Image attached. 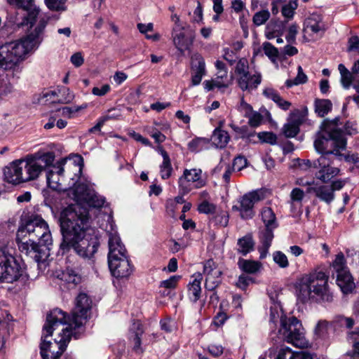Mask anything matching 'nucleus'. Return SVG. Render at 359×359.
I'll return each mask as SVG.
<instances>
[{"instance_id":"nucleus-31","label":"nucleus","mask_w":359,"mask_h":359,"mask_svg":"<svg viewBox=\"0 0 359 359\" xmlns=\"http://www.w3.org/2000/svg\"><path fill=\"white\" fill-rule=\"evenodd\" d=\"M315 112L320 117H324L332 109V103L328 99H316L314 101Z\"/></svg>"},{"instance_id":"nucleus-11","label":"nucleus","mask_w":359,"mask_h":359,"mask_svg":"<svg viewBox=\"0 0 359 359\" xmlns=\"http://www.w3.org/2000/svg\"><path fill=\"white\" fill-rule=\"evenodd\" d=\"M266 198V191L262 189L249 191L241 196L237 204L232 206L233 211L239 212L240 217L245 220L251 219L255 215V205Z\"/></svg>"},{"instance_id":"nucleus-18","label":"nucleus","mask_w":359,"mask_h":359,"mask_svg":"<svg viewBox=\"0 0 359 359\" xmlns=\"http://www.w3.org/2000/svg\"><path fill=\"white\" fill-rule=\"evenodd\" d=\"M304 32L305 34L312 36L314 34H323L325 31L322 16L317 13H312L304 21Z\"/></svg>"},{"instance_id":"nucleus-53","label":"nucleus","mask_w":359,"mask_h":359,"mask_svg":"<svg viewBox=\"0 0 359 359\" xmlns=\"http://www.w3.org/2000/svg\"><path fill=\"white\" fill-rule=\"evenodd\" d=\"M273 261L281 268H286L289 265L287 256L280 251L275 252L273 255Z\"/></svg>"},{"instance_id":"nucleus-52","label":"nucleus","mask_w":359,"mask_h":359,"mask_svg":"<svg viewBox=\"0 0 359 359\" xmlns=\"http://www.w3.org/2000/svg\"><path fill=\"white\" fill-rule=\"evenodd\" d=\"M275 228L265 227V229L261 233L260 240L262 244L271 245L272 240L273 238V230Z\"/></svg>"},{"instance_id":"nucleus-51","label":"nucleus","mask_w":359,"mask_h":359,"mask_svg":"<svg viewBox=\"0 0 359 359\" xmlns=\"http://www.w3.org/2000/svg\"><path fill=\"white\" fill-rule=\"evenodd\" d=\"M264 34L266 39H273L282 34L281 32L277 29V25L274 23H269L264 31Z\"/></svg>"},{"instance_id":"nucleus-41","label":"nucleus","mask_w":359,"mask_h":359,"mask_svg":"<svg viewBox=\"0 0 359 359\" xmlns=\"http://www.w3.org/2000/svg\"><path fill=\"white\" fill-rule=\"evenodd\" d=\"M87 107V104L81 106H73V107H65L59 109V111L62 116L67 118H72L75 117L76 114L80 110Z\"/></svg>"},{"instance_id":"nucleus-23","label":"nucleus","mask_w":359,"mask_h":359,"mask_svg":"<svg viewBox=\"0 0 359 359\" xmlns=\"http://www.w3.org/2000/svg\"><path fill=\"white\" fill-rule=\"evenodd\" d=\"M307 192H314L317 198L326 203H330L334 199V193L329 186L311 187L308 188Z\"/></svg>"},{"instance_id":"nucleus-37","label":"nucleus","mask_w":359,"mask_h":359,"mask_svg":"<svg viewBox=\"0 0 359 359\" xmlns=\"http://www.w3.org/2000/svg\"><path fill=\"white\" fill-rule=\"evenodd\" d=\"M283 315V313L281 309H279L277 306H274L271 308L270 315H269V323L271 325V328H276L277 326V323H279L280 325H281V318H287Z\"/></svg>"},{"instance_id":"nucleus-14","label":"nucleus","mask_w":359,"mask_h":359,"mask_svg":"<svg viewBox=\"0 0 359 359\" xmlns=\"http://www.w3.org/2000/svg\"><path fill=\"white\" fill-rule=\"evenodd\" d=\"M332 163L330 157L326 156H320L316 160L315 168L318 169L315 173L316 178L323 183H327L333 177L337 176L340 170L338 168L330 166Z\"/></svg>"},{"instance_id":"nucleus-35","label":"nucleus","mask_w":359,"mask_h":359,"mask_svg":"<svg viewBox=\"0 0 359 359\" xmlns=\"http://www.w3.org/2000/svg\"><path fill=\"white\" fill-rule=\"evenodd\" d=\"M262 220L265 227L276 228V217L273 210L269 207H264L261 211Z\"/></svg>"},{"instance_id":"nucleus-58","label":"nucleus","mask_w":359,"mask_h":359,"mask_svg":"<svg viewBox=\"0 0 359 359\" xmlns=\"http://www.w3.org/2000/svg\"><path fill=\"white\" fill-rule=\"evenodd\" d=\"M298 26L297 24L291 25L288 29L287 34L285 36L286 41L288 43H294L296 41V36L298 33Z\"/></svg>"},{"instance_id":"nucleus-43","label":"nucleus","mask_w":359,"mask_h":359,"mask_svg":"<svg viewBox=\"0 0 359 359\" xmlns=\"http://www.w3.org/2000/svg\"><path fill=\"white\" fill-rule=\"evenodd\" d=\"M347 339L353 344V355L359 356V326L355 331L348 332Z\"/></svg>"},{"instance_id":"nucleus-55","label":"nucleus","mask_w":359,"mask_h":359,"mask_svg":"<svg viewBox=\"0 0 359 359\" xmlns=\"http://www.w3.org/2000/svg\"><path fill=\"white\" fill-rule=\"evenodd\" d=\"M205 143L206 140L204 138H195L188 143V148L191 151L197 152L202 149Z\"/></svg>"},{"instance_id":"nucleus-26","label":"nucleus","mask_w":359,"mask_h":359,"mask_svg":"<svg viewBox=\"0 0 359 359\" xmlns=\"http://www.w3.org/2000/svg\"><path fill=\"white\" fill-rule=\"evenodd\" d=\"M201 175L202 170L196 168L185 169L183 172V175L187 176L186 179L194 185L195 189L203 187L206 184L201 178Z\"/></svg>"},{"instance_id":"nucleus-59","label":"nucleus","mask_w":359,"mask_h":359,"mask_svg":"<svg viewBox=\"0 0 359 359\" xmlns=\"http://www.w3.org/2000/svg\"><path fill=\"white\" fill-rule=\"evenodd\" d=\"M295 352H293L289 347L281 348L276 359H294Z\"/></svg>"},{"instance_id":"nucleus-5","label":"nucleus","mask_w":359,"mask_h":359,"mask_svg":"<svg viewBox=\"0 0 359 359\" xmlns=\"http://www.w3.org/2000/svg\"><path fill=\"white\" fill-rule=\"evenodd\" d=\"M92 307V300L87 294L81 292L75 299V306L72 316H69L61 309H55L47 315L44 329L48 334H51L53 330H57L60 326H67L75 330L80 327L86 322L88 313Z\"/></svg>"},{"instance_id":"nucleus-56","label":"nucleus","mask_w":359,"mask_h":359,"mask_svg":"<svg viewBox=\"0 0 359 359\" xmlns=\"http://www.w3.org/2000/svg\"><path fill=\"white\" fill-rule=\"evenodd\" d=\"M205 89L207 90H211L214 88H226L229 86V83H225L224 81H219L218 80H212V81H205L204 83Z\"/></svg>"},{"instance_id":"nucleus-64","label":"nucleus","mask_w":359,"mask_h":359,"mask_svg":"<svg viewBox=\"0 0 359 359\" xmlns=\"http://www.w3.org/2000/svg\"><path fill=\"white\" fill-rule=\"evenodd\" d=\"M179 279L180 276H172L170 278L161 281L160 286L168 289L175 288Z\"/></svg>"},{"instance_id":"nucleus-12","label":"nucleus","mask_w":359,"mask_h":359,"mask_svg":"<svg viewBox=\"0 0 359 359\" xmlns=\"http://www.w3.org/2000/svg\"><path fill=\"white\" fill-rule=\"evenodd\" d=\"M7 2L11 6L27 11L22 20L16 18L13 22L18 27L26 25L32 28L40 13V9L34 4V0H7Z\"/></svg>"},{"instance_id":"nucleus-29","label":"nucleus","mask_w":359,"mask_h":359,"mask_svg":"<svg viewBox=\"0 0 359 359\" xmlns=\"http://www.w3.org/2000/svg\"><path fill=\"white\" fill-rule=\"evenodd\" d=\"M239 268L247 273H255L262 269V264L258 261L239 259L238 262Z\"/></svg>"},{"instance_id":"nucleus-38","label":"nucleus","mask_w":359,"mask_h":359,"mask_svg":"<svg viewBox=\"0 0 359 359\" xmlns=\"http://www.w3.org/2000/svg\"><path fill=\"white\" fill-rule=\"evenodd\" d=\"M332 267L334 269L337 275L344 272L349 271L348 267L346 266L344 255L342 252L337 255L334 260L332 262Z\"/></svg>"},{"instance_id":"nucleus-48","label":"nucleus","mask_w":359,"mask_h":359,"mask_svg":"<svg viewBox=\"0 0 359 359\" xmlns=\"http://www.w3.org/2000/svg\"><path fill=\"white\" fill-rule=\"evenodd\" d=\"M257 137L263 143L271 145L277 144V136L272 132H260L257 134Z\"/></svg>"},{"instance_id":"nucleus-36","label":"nucleus","mask_w":359,"mask_h":359,"mask_svg":"<svg viewBox=\"0 0 359 359\" xmlns=\"http://www.w3.org/2000/svg\"><path fill=\"white\" fill-rule=\"evenodd\" d=\"M335 320L341 326H344L347 329L352 328L355 323H359V306H357L355 311V318L339 316L336 318Z\"/></svg>"},{"instance_id":"nucleus-6","label":"nucleus","mask_w":359,"mask_h":359,"mask_svg":"<svg viewBox=\"0 0 359 359\" xmlns=\"http://www.w3.org/2000/svg\"><path fill=\"white\" fill-rule=\"evenodd\" d=\"M297 297L302 302H306L309 300L332 302L333 295L329 290L328 276L320 270H315L304 275L299 280Z\"/></svg>"},{"instance_id":"nucleus-17","label":"nucleus","mask_w":359,"mask_h":359,"mask_svg":"<svg viewBox=\"0 0 359 359\" xmlns=\"http://www.w3.org/2000/svg\"><path fill=\"white\" fill-rule=\"evenodd\" d=\"M107 232L109 236V253L108 260L111 259L114 255V259L118 257L127 255V252L124 245L122 243L117 231L114 229L113 225L110 224V230L107 229Z\"/></svg>"},{"instance_id":"nucleus-54","label":"nucleus","mask_w":359,"mask_h":359,"mask_svg":"<svg viewBox=\"0 0 359 359\" xmlns=\"http://www.w3.org/2000/svg\"><path fill=\"white\" fill-rule=\"evenodd\" d=\"M248 118L249 126L252 128L258 127L263 121V116L257 111H253Z\"/></svg>"},{"instance_id":"nucleus-44","label":"nucleus","mask_w":359,"mask_h":359,"mask_svg":"<svg viewBox=\"0 0 359 359\" xmlns=\"http://www.w3.org/2000/svg\"><path fill=\"white\" fill-rule=\"evenodd\" d=\"M262 48L264 54L271 60V62H275L278 57V50L269 42H264Z\"/></svg>"},{"instance_id":"nucleus-60","label":"nucleus","mask_w":359,"mask_h":359,"mask_svg":"<svg viewBox=\"0 0 359 359\" xmlns=\"http://www.w3.org/2000/svg\"><path fill=\"white\" fill-rule=\"evenodd\" d=\"M327 325L328 323L326 320L319 321L315 328V334L318 337H323L327 333Z\"/></svg>"},{"instance_id":"nucleus-47","label":"nucleus","mask_w":359,"mask_h":359,"mask_svg":"<svg viewBox=\"0 0 359 359\" xmlns=\"http://www.w3.org/2000/svg\"><path fill=\"white\" fill-rule=\"evenodd\" d=\"M235 72L237 77H241L245 75V74L249 73V63L246 58L243 57L238 61Z\"/></svg>"},{"instance_id":"nucleus-4","label":"nucleus","mask_w":359,"mask_h":359,"mask_svg":"<svg viewBox=\"0 0 359 359\" xmlns=\"http://www.w3.org/2000/svg\"><path fill=\"white\" fill-rule=\"evenodd\" d=\"M46 27V22L41 20L39 24L25 37L0 46V68L4 70L15 68L25 56L38 48L41 42V34Z\"/></svg>"},{"instance_id":"nucleus-27","label":"nucleus","mask_w":359,"mask_h":359,"mask_svg":"<svg viewBox=\"0 0 359 359\" xmlns=\"http://www.w3.org/2000/svg\"><path fill=\"white\" fill-rule=\"evenodd\" d=\"M159 153L163 157V162L160 165V175L163 180L168 179L172 172V167L168 154L162 147L158 148Z\"/></svg>"},{"instance_id":"nucleus-30","label":"nucleus","mask_w":359,"mask_h":359,"mask_svg":"<svg viewBox=\"0 0 359 359\" xmlns=\"http://www.w3.org/2000/svg\"><path fill=\"white\" fill-rule=\"evenodd\" d=\"M255 243L250 235H246L238 240V252L242 255L245 256L254 249Z\"/></svg>"},{"instance_id":"nucleus-49","label":"nucleus","mask_w":359,"mask_h":359,"mask_svg":"<svg viewBox=\"0 0 359 359\" xmlns=\"http://www.w3.org/2000/svg\"><path fill=\"white\" fill-rule=\"evenodd\" d=\"M221 283V275L205 277V287L207 290L214 291Z\"/></svg>"},{"instance_id":"nucleus-9","label":"nucleus","mask_w":359,"mask_h":359,"mask_svg":"<svg viewBox=\"0 0 359 359\" xmlns=\"http://www.w3.org/2000/svg\"><path fill=\"white\" fill-rule=\"evenodd\" d=\"M65 160H62L53 166V169L48 170L46 173V180L48 187L53 190L58 191H67L69 196V190L74 189L81 180V174L82 165L81 164L73 163L69 165L67 175L70 179L69 184L66 186L63 184L62 178L65 169L63 165Z\"/></svg>"},{"instance_id":"nucleus-3","label":"nucleus","mask_w":359,"mask_h":359,"mask_svg":"<svg viewBox=\"0 0 359 359\" xmlns=\"http://www.w3.org/2000/svg\"><path fill=\"white\" fill-rule=\"evenodd\" d=\"M54 158L53 153L46 152L27 155L13 161L4 169V180L14 185L36 180L44 168L53 163Z\"/></svg>"},{"instance_id":"nucleus-19","label":"nucleus","mask_w":359,"mask_h":359,"mask_svg":"<svg viewBox=\"0 0 359 359\" xmlns=\"http://www.w3.org/2000/svg\"><path fill=\"white\" fill-rule=\"evenodd\" d=\"M191 86L200 84L203 76L205 74V65L203 57L198 54L191 57Z\"/></svg>"},{"instance_id":"nucleus-46","label":"nucleus","mask_w":359,"mask_h":359,"mask_svg":"<svg viewBox=\"0 0 359 359\" xmlns=\"http://www.w3.org/2000/svg\"><path fill=\"white\" fill-rule=\"evenodd\" d=\"M187 176L183 175L178 180L179 191L182 195L187 194L194 188V185L191 183L187 179Z\"/></svg>"},{"instance_id":"nucleus-63","label":"nucleus","mask_w":359,"mask_h":359,"mask_svg":"<svg viewBox=\"0 0 359 359\" xmlns=\"http://www.w3.org/2000/svg\"><path fill=\"white\" fill-rule=\"evenodd\" d=\"M60 93L62 95V97L58 100V102L62 103H69L71 102L74 95V94L69 90V88H63L60 90Z\"/></svg>"},{"instance_id":"nucleus-40","label":"nucleus","mask_w":359,"mask_h":359,"mask_svg":"<svg viewBox=\"0 0 359 359\" xmlns=\"http://www.w3.org/2000/svg\"><path fill=\"white\" fill-rule=\"evenodd\" d=\"M221 170H224V173L222 175V178L226 183H228L230 180L231 175L232 172L235 170L233 169L231 165L229 163H226V162L221 161L218 165L215 168L214 172H218Z\"/></svg>"},{"instance_id":"nucleus-57","label":"nucleus","mask_w":359,"mask_h":359,"mask_svg":"<svg viewBox=\"0 0 359 359\" xmlns=\"http://www.w3.org/2000/svg\"><path fill=\"white\" fill-rule=\"evenodd\" d=\"M47 7L52 11L65 10L64 0H44Z\"/></svg>"},{"instance_id":"nucleus-45","label":"nucleus","mask_w":359,"mask_h":359,"mask_svg":"<svg viewBox=\"0 0 359 359\" xmlns=\"http://www.w3.org/2000/svg\"><path fill=\"white\" fill-rule=\"evenodd\" d=\"M216 214L213 218V222L220 226L224 227L226 226L229 223V214L226 211L219 210H216Z\"/></svg>"},{"instance_id":"nucleus-42","label":"nucleus","mask_w":359,"mask_h":359,"mask_svg":"<svg viewBox=\"0 0 359 359\" xmlns=\"http://www.w3.org/2000/svg\"><path fill=\"white\" fill-rule=\"evenodd\" d=\"M271 14L269 10L264 9L255 13L252 22L255 25L259 27L265 24L270 18Z\"/></svg>"},{"instance_id":"nucleus-22","label":"nucleus","mask_w":359,"mask_h":359,"mask_svg":"<svg viewBox=\"0 0 359 359\" xmlns=\"http://www.w3.org/2000/svg\"><path fill=\"white\" fill-rule=\"evenodd\" d=\"M302 123V120L299 116V111L290 113V121L285 124L283 131L285 137H293L297 135L299 131V126Z\"/></svg>"},{"instance_id":"nucleus-16","label":"nucleus","mask_w":359,"mask_h":359,"mask_svg":"<svg viewBox=\"0 0 359 359\" xmlns=\"http://www.w3.org/2000/svg\"><path fill=\"white\" fill-rule=\"evenodd\" d=\"M108 260L109 268L111 274L116 278H128L133 271V267L130 264L127 255L118 257Z\"/></svg>"},{"instance_id":"nucleus-24","label":"nucleus","mask_w":359,"mask_h":359,"mask_svg":"<svg viewBox=\"0 0 359 359\" xmlns=\"http://www.w3.org/2000/svg\"><path fill=\"white\" fill-rule=\"evenodd\" d=\"M336 281L338 286L344 294L351 293L355 288L353 278L350 271L337 274Z\"/></svg>"},{"instance_id":"nucleus-15","label":"nucleus","mask_w":359,"mask_h":359,"mask_svg":"<svg viewBox=\"0 0 359 359\" xmlns=\"http://www.w3.org/2000/svg\"><path fill=\"white\" fill-rule=\"evenodd\" d=\"M194 39V34L191 30H186L184 27L176 26L172 31V41L175 48L181 55L189 50Z\"/></svg>"},{"instance_id":"nucleus-61","label":"nucleus","mask_w":359,"mask_h":359,"mask_svg":"<svg viewBox=\"0 0 359 359\" xmlns=\"http://www.w3.org/2000/svg\"><path fill=\"white\" fill-rule=\"evenodd\" d=\"M304 197V192L299 188H294L290 193L291 203H301Z\"/></svg>"},{"instance_id":"nucleus-10","label":"nucleus","mask_w":359,"mask_h":359,"mask_svg":"<svg viewBox=\"0 0 359 359\" xmlns=\"http://www.w3.org/2000/svg\"><path fill=\"white\" fill-rule=\"evenodd\" d=\"M278 337L283 341L291 344L297 348H304L309 346L302 323L294 316L281 318Z\"/></svg>"},{"instance_id":"nucleus-39","label":"nucleus","mask_w":359,"mask_h":359,"mask_svg":"<svg viewBox=\"0 0 359 359\" xmlns=\"http://www.w3.org/2000/svg\"><path fill=\"white\" fill-rule=\"evenodd\" d=\"M203 275L207 276L222 275V271L212 259H208L203 264Z\"/></svg>"},{"instance_id":"nucleus-62","label":"nucleus","mask_w":359,"mask_h":359,"mask_svg":"<svg viewBox=\"0 0 359 359\" xmlns=\"http://www.w3.org/2000/svg\"><path fill=\"white\" fill-rule=\"evenodd\" d=\"M348 52H356L359 55V38L357 36H351L348 41Z\"/></svg>"},{"instance_id":"nucleus-32","label":"nucleus","mask_w":359,"mask_h":359,"mask_svg":"<svg viewBox=\"0 0 359 359\" xmlns=\"http://www.w3.org/2000/svg\"><path fill=\"white\" fill-rule=\"evenodd\" d=\"M130 332L134 334V350L137 352L142 351L141 337L144 332L142 323L139 320L134 321L130 327Z\"/></svg>"},{"instance_id":"nucleus-8","label":"nucleus","mask_w":359,"mask_h":359,"mask_svg":"<svg viewBox=\"0 0 359 359\" xmlns=\"http://www.w3.org/2000/svg\"><path fill=\"white\" fill-rule=\"evenodd\" d=\"M43 330L42 342L40 346L42 358L58 359L66 349L73 335V330L66 325L53 330L50 334H48L44 327Z\"/></svg>"},{"instance_id":"nucleus-2","label":"nucleus","mask_w":359,"mask_h":359,"mask_svg":"<svg viewBox=\"0 0 359 359\" xmlns=\"http://www.w3.org/2000/svg\"><path fill=\"white\" fill-rule=\"evenodd\" d=\"M27 235L28 240L18 243L20 250L37 263L45 260L49 254V246L53 243L48 224L38 217L27 221L19 228L17 238Z\"/></svg>"},{"instance_id":"nucleus-25","label":"nucleus","mask_w":359,"mask_h":359,"mask_svg":"<svg viewBox=\"0 0 359 359\" xmlns=\"http://www.w3.org/2000/svg\"><path fill=\"white\" fill-rule=\"evenodd\" d=\"M203 279L201 273H197L194 276V280L188 285L189 297L193 302H196L201 297V283Z\"/></svg>"},{"instance_id":"nucleus-33","label":"nucleus","mask_w":359,"mask_h":359,"mask_svg":"<svg viewBox=\"0 0 359 359\" xmlns=\"http://www.w3.org/2000/svg\"><path fill=\"white\" fill-rule=\"evenodd\" d=\"M297 8L298 0H288L287 2L283 5L281 14L287 22L293 19Z\"/></svg>"},{"instance_id":"nucleus-13","label":"nucleus","mask_w":359,"mask_h":359,"mask_svg":"<svg viewBox=\"0 0 359 359\" xmlns=\"http://www.w3.org/2000/svg\"><path fill=\"white\" fill-rule=\"evenodd\" d=\"M22 268L11 255L0 252V280L13 283L22 275Z\"/></svg>"},{"instance_id":"nucleus-20","label":"nucleus","mask_w":359,"mask_h":359,"mask_svg":"<svg viewBox=\"0 0 359 359\" xmlns=\"http://www.w3.org/2000/svg\"><path fill=\"white\" fill-rule=\"evenodd\" d=\"M57 278L60 280V287L71 290L81 283V276L72 269H66L57 274Z\"/></svg>"},{"instance_id":"nucleus-50","label":"nucleus","mask_w":359,"mask_h":359,"mask_svg":"<svg viewBox=\"0 0 359 359\" xmlns=\"http://www.w3.org/2000/svg\"><path fill=\"white\" fill-rule=\"evenodd\" d=\"M198 210L200 213L214 214L216 212L217 206L207 200H204L198 205Z\"/></svg>"},{"instance_id":"nucleus-28","label":"nucleus","mask_w":359,"mask_h":359,"mask_svg":"<svg viewBox=\"0 0 359 359\" xmlns=\"http://www.w3.org/2000/svg\"><path fill=\"white\" fill-rule=\"evenodd\" d=\"M230 140L227 131L219 128L215 129L212 135L213 144L218 148H224Z\"/></svg>"},{"instance_id":"nucleus-7","label":"nucleus","mask_w":359,"mask_h":359,"mask_svg":"<svg viewBox=\"0 0 359 359\" xmlns=\"http://www.w3.org/2000/svg\"><path fill=\"white\" fill-rule=\"evenodd\" d=\"M339 121V118H335L332 121H323L321 130L314 141V147L321 156H341L340 151L346 149V140L337 128Z\"/></svg>"},{"instance_id":"nucleus-21","label":"nucleus","mask_w":359,"mask_h":359,"mask_svg":"<svg viewBox=\"0 0 359 359\" xmlns=\"http://www.w3.org/2000/svg\"><path fill=\"white\" fill-rule=\"evenodd\" d=\"M261 82L262 75L260 73L252 75L248 73L241 77H237L238 85L243 91L250 92L256 89Z\"/></svg>"},{"instance_id":"nucleus-34","label":"nucleus","mask_w":359,"mask_h":359,"mask_svg":"<svg viewBox=\"0 0 359 359\" xmlns=\"http://www.w3.org/2000/svg\"><path fill=\"white\" fill-rule=\"evenodd\" d=\"M338 69L341 76V83L344 88L348 89L354 81L353 74L350 72L343 64H339Z\"/></svg>"},{"instance_id":"nucleus-1","label":"nucleus","mask_w":359,"mask_h":359,"mask_svg":"<svg viewBox=\"0 0 359 359\" xmlns=\"http://www.w3.org/2000/svg\"><path fill=\"white\" fill-rule=\"evenodd\" d=\"M69 197L76 203L69 205L61 212L60 250L65 253L73 249L79 256L90 258L97 252L100 242L95 231L88 229L89 213L82 204L100 208L104 206L105 198L97 194L88 182L81 180L74 189L69 190Z\"/></svg>"}]
</instances>
